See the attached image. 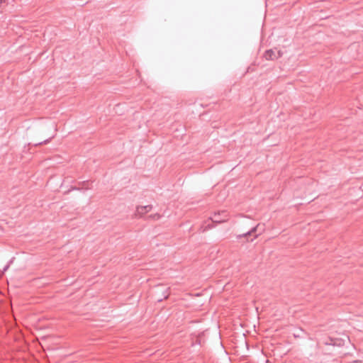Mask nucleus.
Masks as SVG:
<instances>
[{"instance_id":"6","label":"nucleus","mask_w":363,"mask_h":363,"mask_svg":"<svg viewBox=\"0 0 363 363\" xmlns=\"http://www.w3.org/2000/svg\"><path fill=\"white\" fill-rule=\"evenodd\" d=\"M257 228V226L253 227L250 230L247 231V233H243L242 235H239V236H238V238L247 237V236H248V235H251V234H252V233H253V232H255V231H256Z\"/></svg>"},{"instance_id":"3","label":"nucleus","mask_w":363,"mask_h":363,"mask_svg":"<svg viewBox=\"0 0 363 363\" xmlns=\"http://www.w3.org/2000/svg\"><path fill=\"white\" fill-rule=\"evenodd\" d=\"M152 206L151 205H146V206H138L136 208V215L139 216H143L146 213L151 211Z\"/></svg>"},{"instance_id":"8","label":"nucleus","mask_w":363,"mask_h":363,"mask_svg":"<svg viewBox=\"0 0 363 363\" xmlns=\"http://www.w3.org/2000/svg\"><path fill=\"white\" fill-rule=\"evenodd\" d=\"M51 138H50L48 139L45 140L44 141L40 142L38 143H36L35 145H42V144H47V143H48L51 140Z\"/></svg>"},{"instance_id":"1","label":"nucleus","mask_w":363,"mask_h":363,"mask_svg":"<svg viewBox=\"0 0 363 363\" xmlns=\"http://www.w3.org/2000/svg\"><path fill=\"white\" fill-rule=\"evenodd\" d=\"M211 219L213 223H220L228 219V213L226 211L215 213Z\"/></svg>"},{"instance_id":"5","label":"nucleus","mask_w":363,"mask_h":363,"mask_svg":"<svg viewBox=\"0 0 363 363\" xmlns=\"http://www.w3.org/2000/svg\"><path fill=\"white\" fill-rule=\"evenodd\" d=\"M169 289H162V296H163V298H167L168 296H169ZM157 301L160 302L162 301V297H160L157 299Z\"/></svg>"},{"instance_id":"2","label":"nucleus","mask_w":363,"mask_h":363,"mask_svg":"<svg viewBox=\"0 0 363 363\" xmlns=\"http://www.w3.org/2000/svg\"><path fill=\"white\" fill-rule=\"evenodd\" d=\"M282 52L277 50H268L264 52V57L267 60H274L281 57Z\"/></svg>"},{"instance_id":"10","label":"nucleus","mask_w":363,"mask_h":363,"mask_svg":"<svg viewBox=\"0 0 363 363\" xmlns=\"http://www.w3.org/2000/svg\"><path fill=\"white\" fill-rule=\"evenodd\" d=\"M150 216L154 218H157V219H158L160 218V216L158 214H155L154 216Z\"/></svg>"},{"instance_id":"7","label":"nucleus","mask_w":363,"mask_h":363,"mask_svg":"<svg viewBox=\"0 0 363 363\" xmlns=\"http://www.w3.org/2000/svg\"><path fill=\"white\" fill-rule=\"evenodd\" d=\"M8 4V0H0V9L2 8L4 5ZM1 13V9H0V13Z\"/></svg>"},{"instance_id":"9","label":"nucleus","mask_w":363,"mask_h":363,"mask_svg":"<svg viewBox=\"0 0 363 363\" xmlns=\"http://www.w3.org/2000/svg\"><path fill=\"white\" fill-rule=\"evenodd\" d=\"M13 259H14V258L13 257V258L9 261V264H6V265L4 267V269H3V272H6V271L9 269V265H10V264L13 262Z\"/></svg>"},{"instance_id":"4","label":"nucleus","mask_w":363,"mask_h":363,"mask_svg":"<svg viewBox=\"0 0 363 363\" xmlns=\"http://www.w3.org/2000/svg\"><path fill=\"white\" fill-rule=\"evenodd\" d=\"M82 184H83V186L82 188H79V187H77V186H71V188L69 189H68L66 193H69L71 191H73V190H81L82 189H89L88 186H86V184H88V181H83L82 182Z\"/></svg>"}]
</instances>
